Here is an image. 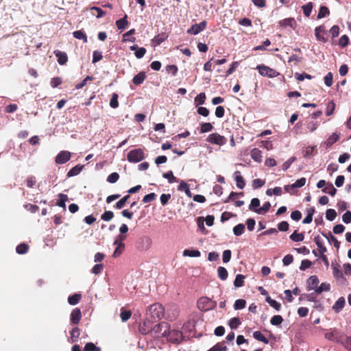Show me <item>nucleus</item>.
<instances>
[{
  "mask_svg": "<svg viewBox=\"0 0 351 351\" xmlns=\"http://www.w3.org/2000/svg\"><path fill=\"white\" fill-rule=\"evenodd\" d=\"M147 315L149 316L153 321H158L165 315L163 306L159 303H155L149 306L147 311Z\"/></svg>",
  "mask_w": 351,
  "mask_h": 351,
  "instance_id": "1",
  "label": "nucleus"
},
{
  "mask_svg": "<svg viewBox=\"0 0 351 351\" xmlns=\"http://www.w3.org/2000/svg\"><path fill=\"white\" fill-rule=\"evenodd\" d=\"M197 308L202 311H208L215 308L217 302L208 297H202L197 300Z\"/></svg>",
  "mask_w": 351,
  "mask_h": 351,
  "instance_id": "2",
  "label": "nucleus"
},
{
  "mask_svg": "<svg viewBox=\"0 0 351 351\" xmlns=\"http://www.w3.org/2000/svg\"><path fill=\"white\" fill-rule=\"evenodd\" d=\"M127 158L129 162L136 163L145 158V154L141 149H135L128 152Z\"/></svg>",
  "mask_w": 351,
  "mask_h": 351,
  "instance_id": "3",
  "label": "nucleus"
},
{
  "mask_svg": "<svg viewBox=\"0 0 351 351\" xmlns=\"http://www.w3.org/2000/svg\"><path fill=\"white\" fill-rule=\"evenodd\" d=\"M208 143L217 145H223L226 143L227 140L223 136L217 133H213L210 134L206 140Z\"/></svg>",
  "mask_w": 351,
  "mask_h": 351,
  "instance_id": "4",
  "label": "nucleus"
},
{
  "mask_svg": "<svg viewBox=\"0 0 351 351\" xmlns=\"http://www.w3.org/2000/svg\"><path fill=\"white\" fill-rule=\"evenodd\" d=\"M165 337L169 341L172 343H178L182 339V333L180 330H178L174 329L170 330L169 329V331H167V335H166Z\"/></svg>",
  "mask_w": 351,
  "mask_h": 351,
  "instance_id": "5",
  "label": "nucleus"
},
{
  "mask_svg": "<svg viewBox=\"0 0 351 351\" xmlns=\"http://www.w3.org/2000/svg\"><path fill=\"white\" fill-rule=\"evenodd\" d=\"M259 73L263 76H267L269 77H274L278 75V73L273 69L265 65H258L256 67Z\"/></svg>",
  "mask_w": 351,
  "mask_h": 351,
  "instance_id": "6",
  "label": "nucleus"
},
{
  "mask_svg": "<svg viewBox=\"0 0 351 351\" xmlns=\"http://www.w3.org/2000/svg\"><path fill=\"white\" fill-rule=\"evenodd\" d=\"M170 326L167 322H161L154 327L152 326V331H154L156 334L161 335L162 337L167 335V331H169Z\"/></svg>",
  "mask_w": 351,
  "mask_h": 351,
  "instance_id": "7",
  "label": "nucleus"
},
{
  "mask_svg": "<svg viewBox=\"0 0 351 351\" xmlns=\"http://www.w3.org/2000/svg\"><path fill=\"white\" fill-rule=\"evenodd\" d=\"M325 338L331 341L340 342L341 341L342 335H341L337 330L333 329L325 333Z\"/></svg>",
  "mask_w": 351,
  "mask_h": 351,
  "instance_id": "8",
  "label": "nucleus"
},
{
  "mask_svg": "<svg viewBox=\"0 0 351 351\" xmlns=\"http://www.w3.org/2000/svg\"><path fill=\"white\" fill-rule=\"evenodd\" d=\"M206 27V22L205 21L200 23H195L191 28L187 30V33L192 35H197L203 31Z\"/></svg>",
  "mask_w": 351,
  "mask_h": 351,
  "instance_id": "9",
  "label": "nucleus"
},
{
  "mask_svg": "<svg viewBox=\"0 0 351 351\" xmlns=\"http://www.w3.org/2000/svg\"><path fill=\"white\" fill-rule=\"evenodd\" d=\"M71 154L68 151H61L56 157L57 164H64L70 160Z\"/></svg>",
  "mask_w": 351,
  "mask_h": 351,
  "instance_id": "10",
  "label": "nucleus"
},
{
  "mask_svg": "<svg viewBox=\"0 0 351 351\" xmlns=\"http://www.w3.org/2000/svg\"><path fill=\"white\" fill-rule=\"evenodd\" d=\"M319 281L316 276H311L306 282L307 291L315 290L317 287Z\"/></svg>",
  "mask_w": 351,
  "mask_h": 351,
  "instance_id": "11",
  "label": "nucleus"
},
{
  "mask_svg": "<svg viewBox=\"0 0 351 351\" xmlns=\"http://www.w3.org/2000/svg\"><path fill=\"white\" fill-rule=\"evenodd\" d=\"M315 36L318 40L322 41L323 43H326L327 41V38H325L324 35L326 34L325 27L324 25L318 26L315 29Z\"/></svg>",
  "mask_w": 351,
  "mask_h": 351,
  "instance_id": "12",
  "label": "nucleus"
},
{
  "mask_svg": "<svg viewBox=\"0 0 351 351\" xmlns=\"http://www.w3.org/2000/svg\"><path fill=\"white\" fill-rule=\"evenodd\" d=\"M331 267L332 269L333 276L336 279L341 278V279L346 280L345 278L343 277V273L341 272V271L339 269L340 266L337 263H336V262L332 263Z\"/></svg>",
  "mask_w": 351,
  "mask_h": 351,
  "instance_id": "13",
  "label": "nucleus"
},
{
  "mask_svg": "<svg viewBox=\"0 0 351 351\" xmlns=\"http://www.w3.org/2000/svg\"><path fill=\"white\" fill-rule=\"evenodd\" d=\"M82 317V313L80 308L73 309L71 313V321L73 324H77L80 322Z\"/></svg>",
  "mask_w": 351,
  "mask_h": 351,
  "instance_id": "14",
  "label": "nucleus"
},
{
  "mask_svg": "<svg viewBox=\"0 0 351 351\" xmlns=\"http://www.w3.org/2000/svg\"><path fill=\"white\" fill-rule=\"evenodd\" d=\"M234 179L236 181L237 186L239 189H243L245 187V183L243 177L241 175L240 171H237L234 173Z\"/></svg>",
  "mask_w": 351,
  "mask_h": 351,
  "instance_id": "15",
  "label": "nucleus"
},
{
  "mask_svg": "<svg viewBox=\"0 0 351 351\" xmlns=\"http://www.w3.org/2000/svg\"><path fill=\"white\" fill-rule=\"evenodd\" d=\"M279 23L281 27H290L292 29H295L297 24L295 20L293 18H288L283 19L280 21Z\"/></svg>",
  "mask_w": 351,
  "mask_h": 351,
  "instance_id": "16",
  "label": "nucleus"
},
{
  "mask_svg": "<svg viewBox=\"0 0 351 351\" xmlns=\"http://www.w3.org/2000/svg\"><path fill=\"white\" fill-rule=\"evenodd\" d=\"M54 54L58 58V62L60 65H64L66 64L68 60V57L65 52L57 50L54 51Z\"/></svg>",
  "mask_w": 351,
  "mask_h": 351,
  "instance_id": "17",
  "label": "nucleus"
},
{
  "mask_svg": "<svg viewBox=\"0 0 351 351\" xmlns=\"http://www.w3.org/2000/svg\"><path fill=\"white\" fill-rule=\"evenodd\" d=\"M146 78V74L144 71H141L140 73H138L137 75H134L133 79H132V82L135 84V85H141V84H143V82H144V80H145Z\"/></svg>",
  "mask_w": 351,
  "mask_h": 351,
  "instance_id": "18",
  "label": "nucleus"
},
{
  "mask_svg": "<svg viewBox=\"0 0 351 351\" xmlns=\"http://www.w3.org/2000/svg\"><path fill=\"white\" fill-rule=\"evenodd\" d=\"M250 156L252 158L257 162H261L262 161V152L258 148L252 149L250 152Z\"/></svg>",
  "mask_w": 351,
  "mask_h": 351,
  "instance_id": "19",
  "label": "nucleus"
},
{
  "mask_svg": "<svg viewBox=\"0 0 351 351\" xmlns=\"http://www.w3.org/2000/svg\"><path fill=\"white\" fill-rule=\"evenodd\" d=\"M322 234L327 239V240L328 241L329 243H331L332 242L334 243V246L337 248V249H339V247H340V242L337 239V238L335 237H334L331 233H329L328 234L324 233V232H322Z\"/></svg>",
  "mask_w": 351,
  "mask_h": 351,
  "instance_id": "20",
  "label": "nucleus"
},
{
  "mask_svg": "<svg viewBox=\"0 0 351 351\" xmlns=\"http://www.w3.org/2000/svg\"><path fill=\"white\" fill-rule=\"evenodd\" d=\"M83 165H77L72 169H71L67 173V177H73L78 175L82 170Z\"/></svg>",
  "mask_w": 351,
  "mask_h": 351,
  "instance_id": "21",
  "label": "nucleus"
},
{
  "mask_svg": "<svg viewBox=\"0 0 351 351\" xmlns=\"http://www.w3.org/2000/svg\"><path fill=\"white\" fill-rule=\"evenodd\" d=\"M167 38V35L166 33H161L156 36L153 39L152 42L156 45H160L162 42H164Z\"/></svg>",
  "mask_w": 351,
  "mask_h": 351,
  "instance_id": "22",
  "label": "nucleus"
},
{
  "mask_svg": "<svg viewBox=\"0 0 351 351\" xmlns=\"http://www.w3.org/2000/svg\"><path fill=\"white\" fill-rule=\"evenodd\" d=\"M59 199L56 202V205L59 207L66 209V202L68 200V196L63 193L58 195Z\"/></svg>",
  "mask_w": 351,
  "mask_h": 351,
  "instance_id": "23",
  "label": "nucleus"
},
{
  "mask_svg": "<svg viewBox=\"0 0 351 351\" xmlns=\"http://www.w3.org/2000/svg\"><path fill=\"white\" fill-rule=\"evenodd\" d=\"M116 246V248L113 252L112 256L117 258L119 256L125 249V244L123 243H119V244H113Z\"/></svg>",
  "mask_w": 351,
  "mask_h": 351,
  "instance_id": "24",
  "label": "nucleus"
},
{
  "mask_svg": "<svg viewBox=\"0 0 351 351\" xmlns=\"http://www.w3.org/2000/svg\"><path fill=\"white\" fill-rule=\"evenodd\" d=\"M339 139V134L335 132L332 135H330L327 141H326V145L327 147H330L335 142H337Z\"/></svg>",
  "mask_w": 351,
  "mask_h": 351,
  "instance_id": "25",
  "label": "nucleus"
},
{
  "mask_svg": "<svg viewBox=\"0 0 351 351\" xmlns=\"http://www.w3.org/2000/svg\"><path fill=\"white\" fill-rule=\"evenodd\" d=\"M271 207V204L269 202H266L264 203L262 207H259L256 210H255V213L259 215H265Z\"/></svg>",
  "mask_w": 351,
  "mask_h": 351,
  "instance_id": "26",
  "label": "nucleus"
},
{
  "mask_svg": "<svg viewBox=\"0 0 351 351\" xmlns=\"http://www.w3.org/2000/svg\"><path fill=\"white\" fill-rule=\"evenodd\" d=\"M330 289V285L326 282H322L320 286H317L315 289V293L317 294H321L323 291H328Z\"/></svg>",
  "mask_w": 351,
  "mask_h": 351,
  "instance_id": "27",
  "label": "nucleus"
},
{
  "mask_svg": "<svg viewBox=\"0 0 351 351\" xmlns=\"http://www.w3.org/2000/svg\"><path fill=\"white\" fill-rule=\"evenodd\" d=\"M80 335V329L75 327L71 331V341L72 343L77 341Z\"/></svg>",
  "mask_w": 351,
  "mask_h": 351,
  "instance_id": "28",
  "label": "nucleus"
},
{
  "mask_svg": "<svg viewBox=\"0 0 351 351\" xmlns=\"http://www.w3.org/2000/svg\"><path fill=\"white\" fill-rule=\"evenodd\" d=\"M290 239L294 242H300L302 241L304 239V235L303 233H298L296 230H295L291 235Z\"/></svg>",
  "mask_w": 351,
  "mask_h": 351,
  "instance_id": "29",
  "label": "nucleus"
},
{
  "mask_svg": "<svg viewBox=\"0 0 351 351\" xmlns=\"http://www.w3.org/2000/svg\"><path fill=\"white\" fill-rule=\"evenodd\" d=\"M345 304H346V300H345L344 298L341 297L336 301V302L335 303L332 308H333V309L339 311L344 307Z\"/></svg>",
  "mask_w": 351,
  "mask_h": 351,
  "instance_id": "30",
  "label": "nucleus"
},
{
  "mask_svg": "<svg viewBox=\"0 0 351 351\" xmlns=\"http://www.w3.org/2000/svg\"><path fill=\"white\" fill-rule=\"evenodd\" d=\"M217 274H218L219 278L222 280H226L228 278V276L227 269L223 267H218Z\"/></svg>",
  "mask_w": 351,
  "mask_h": 351,
  "instance_id": "31",
  "label": "nucleus"
},
{
  "mask_svg": "<svg viewBox=\"0 0 351 351\" xmlns=\"http://www.w3.org/2000/svg\"><path fill=\"white\" fill-rule=\"evenodd\" d=\"M127 15H125V16L116 22V25L119 29L123 30L125 29L127 25H128V21H127Z\"/></svg>",
  "mask_w": 351,
  "mask_h": 351,
  "instance_id": "32",
  "label": "nucleus"
},
{
  "mask_svg": "<svg viewBox=\"0 0 351 351\" xmlns=\"http://www.w3.org/2000/svg\"><path fill=\"white\" fill-rule=\"evenodd\" d=\"M267 302L274 308H275L276 311H280L281 308V304L276 301L275 300L271 299L269 296H267L266 298Z\"/></svg>",
  "mask_w": 351,
  "mask_h": 351,
  "instance_id": "33",
  "label": "nucleus"
},
{
  "mask_svg": "<svg viewBox=\"0 0 351 351\" xmlns=\"http://www.w3.org/2000/svg\"><path fill=\"white\" fill-rule=\"evenodd\" d=\"M253 337L255 339L263 342L265 343H269L267 339L261 333V331L257 330L254 332Z\"/></svg>",
  "mask_w": 351,
  "mask_h": 351,
  "instance_id": "34",
  "label": "nucleus"
},
{
  "mask_svg": "<svg viewBox=\"0 0 351 351\" xmlns=\"http://www.w3.org/2000/svg\"><path fill=\"white\" fill-rule=\"evenodd\" d=\"M80 299H81V295L78 294V293H75L69 297L68 302L71 305H75L79 302Z\"/></svg>",
  "mask_w": 351,
  "mask_h": 351,
  "instance_id": "35",
  "label": "nucleus"
},
{
  "mask_svg": "<svg viewBox=\"0 0 351 351\" xmlns=\"http://www.w3.org/2000/svg\"><path fill=\"white\" fill-rule=\"evenodd\" d=\"M245 276L242 274H237L234 281L235 287H241L243 285Z\"/></svg>",
  "mask_w": 351,
  "mask_h": 351,
  "instance_id": "36",
  "label": "nucleus"
},
{
  "mask_svg": "<svg viewBox=\"0 0 351 351\" xmlns=\"http://www.w3.org/2000/svg\"><path fill=\"white\" fill-rule=\"evenodd\" d=\"M183 256L190 257H199L200 256V252L197 250H185L183 252Z\"/></svg>",
  "mask_w": 351,
  "mask_h": 351,
  "instance_id": "37",
  "label": "nucleus"
},
{
  "mask_svg": "<svg viewBox=\"0 0 351 351\" xmlns=\"http://www.w3.org/2000/svg\"><path fill=\"white\" fill-rule=\"evenodd\" d=\"M330 14V11L328 8L326 6H321L319 8V13L317 14V19H322L324 17H326L328 16Z\"/></svg>",
  "mask_w": 351,
  "mask_h": 351,
  "instance_id": "38",
  "label": "nucleus"
},
{
  "mask_svg": "<svg viewBox=\"0 0 351 351\" xmlns=\"http://www.w3.org/2000/svg\"><path fill=\"white\" fill-rule=\"evenodd\" d=\"M129 198H130V195H125L123 197H122L120 200H119L116 203L114 207L117 209H121L122 208L124 207V206L125 205V203L127 202V201L128 200Z\"/></svg>",
  "mask_w": 351,
  "mask_h": 351,
  "instance_id": "39",
  "label": "nucleus"
},
{
  "mask_svg": "<svg viewBox=\"0 0 351 351\" xmlns=\"http://www.w3.org/2000/svg\"><path fill=\"white\" fill-rule=\"evenodd\" d=\"M73 36L79 40H82L84 43L87 42V37L85 33L81 30L75 31L73 33Z\"/></svg>",
  "mask_w": 351,
  "mask_h": 351,
  "instance_id": "40",
  "label": "nucleus"
},
{
  "mask_svg": "<svg viewBox=\"0 0 351 351\" xmlns=\"http://www.w3.org/2000/svg\"><path fill=\"white\" fill-rule=\"evenodd\" d=\"M245 230V226L243 223H239L233 228V232L236 236L241 235Z\"/></svg>",
  "mask_w": 351,
  "mask_h": 351,
  "instance_id": "41",
  "label": "nucleus"
},
{
  "mask_svg": "<svg viewBox=\"0 0 351 351\" xmlns=\"http://www.w3.org/2000/svg\"><path fill=\"white\" fill-rule=\"evenodd\" d=\"M302 8L303 10L304 14L308 17L311 15L313 9V4L311 2L307 3L306 4L304 5Z\"/></svg>",
  "mask_w": 351,
  "mask_h": 351,
  "instance_id": "42",
  "label": "nucleus"
},
{
  "mask_svg": "<svg viewBox=\"0 0 351 351\" xmlns=\"http://www.w3.org/2000/svg\"><path fill=\"white\" fill-rule=\"evenodd\" d=\"M206 99V95L204 93H201L195 98V103L197 106L204 104Z\"/></svg>",
  "mask_w": 351,
  "mask_h": 351,
  "instance_id": "43",
  "label": "nucleus"
},
{
  "mask_svg": "<svg viewBox=\"0 0 351 351\" xmlns=\"http://www.w3.org/2000/svg\"><path fill=\"white\" fill-rule=\"evenodd\" d=\"M260 206V200L254 197L251 200L250 204L249 206V209L255 212V210L259 208Z\"/></svg>",
  "mask_w": 351,
  "mask_h": 351,
  "instance_id": "44",
  "label": "nucleus"
},
{
  "mask_svg": "<svg viewBox=\"0 0 351 351\" xmlns=\"http://www.w3.org/2000/svg\"><path fill=\"white\" fill-rule=\"evenodd\" d=\"M337 216V213L334 209L329 208L326 212V217L328 221H333Z\"/></svg>",
  "mask_w": 351,
  "mask_h": 351,
  "instance_id": "45",
  "label": "nucleus"
},
{
  "mask_svg": "<svg viewBox=\"0 0 351 351\" xmlns=\"http://www.w3.org/2000/svg\"><path fill=\"white\" fill-rule=\"evenodd\" d=\"M113 217H114V213L112 211H110V210L105 211L101 215V219L105 221H110Z\"/></svg>",
  "mask_w": 351,
  "mask_h": 351,
  "instance_id": "46",
  "label": "nucleus"
},
{
  "mask_svg": "<svg viewBox=\"0 0 351 351\" xmlns=\"http://www.w3.org/2000/svg\"><path fill=\"white\" fill-rule=\"evenodd\" d=\"M162 177L164 178L168 179L169 183H173L176 181V178L173 176V173L171 171L164 173Z\"/></svg>",
  "mask_w": 351,
  "mask_h": 351,
  "instance_id": "47",
  "label": "nucleus"
},
{
  "mask_svg": "<svg viewBox=\"0 0 351 351\" xmlns=\"http://www.w3.org/2000/svg\"><path fill=\"white\" fill-rule=\"evenodd\" d=\"M28 245L25 243H21L16 247V251L19 254H25L28 250Z\"/></svg>",
  "mask_w": 351,
  "mask_h": 351,
  "instance_id": "48",
  "label": "nucleus"
},
{
  "mask_svg": "<svg viewBox=\"0 0 351 351\" xmlns=\"http://www.w3.org/2000/svg\"><path fill=\"white\" fill-rule=\"evenodd\" d=\"M283 321V319L281 315H274L271 317L270 320L271 324L274 326H278L280 325Z\"/></svg>",
  "mask_w": 351,
  "mask_h": 351,
  "instance_id": "49",
  "label": "nucleus"
},
{
  "mask_svg": "<svg viewBox=\"0 0 351 351\" xmlns=\"http://www.w3.org/2000/svg\"><path fill=\"white\" fill-rule=\"evenodd\" d=\"M322 191L326 193H328L331 196H334L337 192V189L333 186L332 184H330L328 186L323 189Z\"/></svg>",
  "mask_w": 351,
  "mask_h": 351,
  "instance_id": "50",
  "label": "nucleus"
},
{
  "mask_svg": "<svg viewBox=\"0 0 351 351\" xmlns=\"http://www.w3.org/2000/svg\"><path fill=\"white\" fill-rule=\"evenodd\" d=\"M246 302L243 299L237 300L234 304V308L236 310L243 309L245 306Z\"/></svg>",
  "mask_w": 351,
  "mask_h": 351,
  "instance_id": "51",
  "label": "nucleus"
},
{
  "mask_svg": "<svg viewBox=\"0 0 351 351\" xmlns=\"http://www.w3.org/2000/svg\"><path fill=\"white\" fill-rule=\"evenodd\" d=\"M240 324L241 322L237 317L231 318L229 321V326L232 329H237Z\"/></svg>",
  "mask_w": 351,
  "mask_h": 351,
  "instance_id": "52",
  "label": "nucleus"
},
{
  "mask_svg": "<svg viewBox=\"0 0 351 351\" xmlns=\"http://www.w3.org/2000/svg\"><path fill=\"white\" fill-rule=\"evenodd\" d=\"M110 106L112 108H117L119 106L118 95L113 93L110 101Z\"/></svg>",
  "mask_w": 351,
  "mask_h": 351,
  "instance_id": "53",
  "label": "nucleus"
},
{
  "mask_svg": "<svg viewBox=\"0 0 351 351\" xmlns=\"http://www.w3.org/2000/svg\"><path fill=\"white\" fill-rule=\"evenodd\" d=\"M213 126L210 123H204L201 125L200 132L205 133L213 130Z\"/></svg>",
  "mask_w": 351,
  "mask_h": 351,
  "instance_id": "54",
  "label": "nucleus"
},
{
  "mask_svg": "<svg viewBox=\"0 0 351 351\" xmlns=\"http://www.w3.org/2000/svg\"><path fill=\"white\" fill-rule=\"evenodd\" d=\"M324 84L327 86H328V87L331 86L332 84V82H333L332 73L330 72L328 73L327 75L324 77Z\"/></svg>",
  "mask_w": 351,
  "mask_h": 351,
  "instance_id": "55",
  "label": "nucleus"
},
{
  "mask_svg": "<svg viewBox=\"0 0 351 351\" xmlns=\"http://www.w3.org/2000/svg\"><path fill=\"white\" fill-rule=\"evenodd\" d=\"M85 351H101L100 348L97 347L93 343H87L84 346Z\"/></svg>",
  "mask_w": 351,
  "mask_h": 351,
  "instance_id": "56",
  "label": "nucleus"
},
{
  "mask_svg": "<svg viewBox=\"0 0 351 351\" xmlns=\"http://www.w3.org/2000/svg\"><path fill=\"white\" fill-rule=\"evenodd\" d=\"M227 347L222 343H217L209 349L208 351H226Z\"/></svg>",
  "mask_w": 351,
  "mask_h": 351,
  "instance_id": "57",
  "label": "nucleus"
},
{
  "mask_svg": "<svg viewBox=\"0 0 351 351\" xmlns=\"http://www.w3.org/2000/svg\"><path fill=\"white\" fill-rule=\"evenodd\" d=\"M132 315V313L130 311H122L120 317L122 320V322H125L128 321Z\"/></svg>",
  "mask_w": 351,
  "mask_h": 351,
  "instance_id": "58",
  "label": "nucleus"
},
{
  "mask_svg": "<svg viewBox=\"0 0 351 351\" xmlns=\"http://www.w3.org/2000/svg\"><path fill=\"white\" fill-rule=\"evenodd\" d=\"M306 178H302L296 180L293 184H291L292 188H300L305 185Z\"/></svg>",
  "mask_w": 351,
  "mask_h": 351,
  "instance_id": "59",
  "label": "nucleus"
},
{
  "mask_svg": "<svg viewBox=\"0 0 351 351\" xmlns=\"http://www.w3.org/2000/svg\"><path fill=\"white\" fill-rule=\"evenodd\" d=\"M119 178V175L117 173L114 172V173H110L108 176L107 181L110 183H115L116 182H117Z\"/></svg>",
  "mask_w": 351,
  "mask_h": 351,
  "instance_id": "60",
  "label": "nucleus"
},
{
  "mask_svg": "<svg viewBox=\"0 0 351 351\" xmlns=\"http://www.w3.org/2000/svg\"><path fill=\"white\" fill-rule=\"evenodd\" d=\"M231 251L230 250H226L223 251L222 254L223 262L227 263L230 261L231 258Z\"/></svg>",
  "mask_w": 351,
  "mask_h": 351,
  "instance_id": "61",
  "label": "nucleus"
},
{
  "mask_svg": "<svg viewBox=\"0 0 351 351\" xmlns=\"http://www.w3.org/2000/svg\"><path fill=\"white\" fill-rule=\"evenodd\" d=\"M295 78L298 80V81H302L304 80V79H308V80H311L313 78V77L309 75V74H306V73H296L295 74Z\"/></svg>",
  "mask_w": 351,
  "mask_h": 351,
  "instance_id": "62",
  "label": "nucleus"
},
{
  "mask_svg": "<svg viewBox=\"0 0 351 351\" xmlns=\"http://www.w3.org/2000/svg\"><path fill=\"white\" fill-rule=\"evenodd\" d=\"M349 38L346 35H343L339 40V45L345 47L348 45Z\"/></svg>",
  "mask_w": 351,
  "mask_h": 351,
  "instance_id": "63",
  "label": "nucleus"
},
{
  "mask_svg": "<svg viewBox=\"0 0 351 351\" xmlns=\"http://www.w3.org/2000/svg\"><path fill=\"white\" fill-rule=\"evenodd\" d=\"M342 220L345 223H351V212L347 211L342 216Z\"/></svg>",
  "mask_w": 351,
  "mask_h": 351,
  "instance_id": "64",
  "label": "nucleus"
}]
</instances>
